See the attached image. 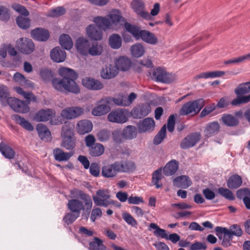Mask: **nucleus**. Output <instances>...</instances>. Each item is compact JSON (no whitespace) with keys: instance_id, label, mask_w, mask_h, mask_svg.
I'll return each mask as SVG.
<instances>
[{"instance_id":"obj_45","label":"nucleus","mask_w":250,"mask_h":250,"mask_svg":"<svg viewBox=\"0 0 250 250\" xmlns=\"http://www.w3.org/2000/svg\"><path fill=\"white\" fill-rule=\"evenodd\" d=\"M237 96L242 95L250 93V82L241 83L234 90Z\"/></svg>"},{"instance_id":"obj_2","label":"nucleus","mask_w":250,"mask_h":250,"mask_svg":"<svg viewBox=\"0 0 250 250\" xmlns=\"http://www.w3.org/2000/svg\"><path fill=\"white\" fill-rule=\"evenodd\" d=\"M205 105V101L203 99L188 102L182 105L179 114L181 116H193L198 114Z\"/></svg>"},{"instance_id":"obj_27","label":"nucleus","mask_w":250,"mask_h":250,"mask_svg":"<svg viewBox=\"0 0 250 250\" xmlns=\"http://www.w3.org/2000/svg\"><path fill=\"white\" fill-rule=\"evenodd\" d=\"M192 183L189 177L186 175L177 177L173 181L174 186L183 188H188L192 185Z\"/></svg>"},{"instance_id":"obj_30","label":"nucleus","mask_w":250,"mask_h":250,"mask_svg":"<svg viewBox=\"0 0 250 250\" xmlns=\"http://www.w3.org/2000/svg\"><path fill=\"white\" fill-rule=\"evenodd\" d=\"M36 129L39 137L42 141H50L51 134L48 128L42 124H38Z\"/></svg>"},{"instance_id":"obj_6","label":"nucleus","mask_w":250,"mask_h":250,"mask_svg":"<svg viewBox=\"0 0 250 250\" xmlns=\"http://www.w3.org/2000/svg\"><path fill=\"white\" fill-rule=\"evenodd\" d=\"M56 114V112L52 109H41L34 116V120L37 122H46L50 121L51 125H59L62 123L61 120H51Z\"/></svg>"},{"instance_id":"obj_43","label":"nucleus","mask_w":250,"mask_h":250,"mask_svg":"<svg viewBox=\"0 0 250 250\" xmlns=\"http://www.w3.org/2000/svg\"><path fill=\"white\" fill-rule=\"evenodd\" d=\"M109 43L110 47L115 49L119 48L122 45V39L120 36L116 34H114L109 38Z\"/></svg>"},{"instance_id":"obj_58","label":"nucleus","mask_w":250,"mask_h":250,"mask_svg":"<svg viewBox=\"0 0 250 250\" xmlns=\"http://www.w3.org/2000/svg\"><path fill=\"white\" fill-rule=\"evenodd\" d=\"M14 89L19 94L22 95L26 100H32L34 102L36 101V98L32 93L30 92H25L20 87H16Z\"/></svg>"},{"instance_id":"obj_38","label":"nucleus","mask_w":250,"mask_h":250,"mask_svg":"<svg viewBox=\"0 0 250 250\" xmlns=\"http://www.w3.org/2000/svg\"><path fill=\"white\" fill-rule=\"evenodd\" d=\"M124 26L125 29L131 33L136 40L140 39L142 30H141L139 27L127 22L125 23Z\"/></svg>"},{"instance_id":"obj_57","label":"nucleus","mask_w":250,"mask_h":250,"mask_svg":"<svg viewBox=\"0 0 250 250\" xmlns=\"http://www.w3.org/2000/svg\"><path fill=\"white\" fill-rule=\"evenodd\" d=\"M166 126L164 125L161 128L158 134L155 137L153 140V143L155 145H159L162 143L166 137Z\"/></svg>"},{"instance_id":"obj_63","label":"nucleus","mask_w":250,"mask_h":250,"mask_svg":"<svg viewBox=\"0 0 250 250\" xmlns=\"http://www.w3.org/2000/svg\"><path fill=\"white\" fill-rule=\"evenodd\" d=\"M65 12V9L62 7H58L51 10L47 16L51 17H57L63 15Z\"/></svg>"},{"instance_id":"obj_28","label":"nucleus","mask_w":250,"mask_h":250,"mask_svg":"<svg viewBox=\"0 0 250 250\" xmlns=\"http://www.w3.org/2000/svg\"><path fill=\"white\" fill-rule=\"evenodd\" d=\"M67 207L72 213H75L79 215L80 214V211L85 208L83 203L78 199L69 200Z\"/></svg>"},{"instance_id":"obj_36","label":"nucleus","mask_w":250,"mask_h":250,"mask_svg":"<svg viewBox=\"0 0 250 250\" xmlns=\"http://www.w3.org/2000/svg\"><path fill=\"white\" fill-rule=\"evenodd\" d=\"M220 128L219 124L217 122H213L208 124L204 130L205 136L209 137L215 133H217Z\"/></svg>"},{"instance_id":"obj_19","label":"nucleus","mask_w":250,"mask_h":250,"mask_svg":"<svg viewBox=\"0 0 250 250\" xmlns=\"http://www.w3.org/2000/svg\"><path fill=\"white\" fill-rule=\"evenodd\" d=\"M137 126L140 133L151 131L154 129L155 122L152 118H146L141 121Z\"/></svg>"},{"instance_id":"obj_31","label":"nucleus","mask_w":250,"mask_h":250,"mask_svg":"<svg viewBox=\"0 0 250 250\" xmlns=\"http://www.w3.org/2000/svg\"><path fill=\"white\" fill-rule=\"evenodd\" d=\"M179 164L175 160H172L168 162L163 168L164 174L169 176L174 174L178 169Z\"/></svg>"},{"instance_id":"obj_17","label":"nucleus","mask_w":250,"mask_h":250,"mask_svg":"<svg viewBox=\"0 0 250 250\" xmlns=\"http://www.w3.org/2000/svg\"><path fill=\"white\" fill-rule=\"evenodd\" d=\"M71 194L73 195V197H78L83 201L85 209L87 211H89L91 209L93 203L88 194L85 193L82 190L77 189L72 190Z\"/></svg>"},{"instance_id":"obj_54","label":"nucleus","mask_w":250,"mask_h":250,"mask_svg":"<svg viewBox=\"0 0 250 250\" xmlns=\"http://www.w3.org/2000/svg\"><path fill=\"white\" fill-rule=\"evenodd\" d=\"M106 98L107 100L109 101L110 104L114 103L118 105L126 106L125 96L120 95L115 98H112L109 97Z\"/></svg>"},{"instance_id":"obj_64","label":"nucleus","mask_w":250,"mask_h":250,"mask_svg":"<svg viewBox=\"0 0 250 250\" xmlns=\"http://www.w3.org/2000/svg\"><path fill=\"white\" fill-rule=\"evenodd\" d=\"M79 216L80 215L75 213H68L63 217V220L66 224L69 225L74 222Z\"/></svg>"},{"instance_id":"obj_48","label":"nucleus","mask_w":250,"mask_h":250,"mask_svg":"<svg viewBox=\"0 0 250 250\" xmlns=\"http://www.w3.org/2000/svg\"><path fill=\"white\" fill-rule=\"evenodd\" d=\"M75 139L74 137H65L62 138L61 146L67 150H73L75 147Z\"/></svg>"},{"instance_id":"obj_44","label":"nucleus","mask_w":250,"mask_h":250,"mask_svg":"<svg viewBox=\"0 0 250 250\" xmlns=\"http://www.w3.org/2000/svg\"><path fill=\"white\" fill-rule=\"evenodd\" d=\"M145 51V48L141 43H136L131 47V54L135 57L139 58L142 56Z\"/></svg>"},{"instance_id":"obj_16","label":"nucleus","mask_w":250,"mask_h":250,"mask_svg":"<svg viewBox=\"0 0 250 250\" xmlns=\"http://www.w3.org/2000/svg\"><path fill=\"white\" fill-rule=\"evenodd\" d=\"M119 172L131 173L136 169L134 162L130 160L116 161Z\"/></svg>"},{"instance_id":"obj_15","label":"nucleus","mask_w":250,"mask_h":250,"mask_svg":"<svg viewBox=\"0 0 250 250\" xmlns=\"http://www.w3.org/2000/svg\"><path fill=\"white\" fill-rule=\"evenodd\" d=\"M83 85L86 88L91 90H100L104 88V84L100 81L91 78L86 77L82 80Z\"/></svg>"},{"instance_id":"obj_55","label":"nucleus","mask_w":250,"mask_h":250,"mask_svg":"<svg viewBox=\"0 0 250 250\" xmlns=\"http://www.w3.org/2000/svg\"><path fill=\"white\" fill-rule=\"evenodd\" d=\"M74 133L69 124H65L62 129V138L73 137Z\"/></svg>"},{"instance_id":"obj_59","label":"nucleus","mask_w":250,"mask_h":250,"mask_svg":"<svg viewBox=\"0 0 250 250\" xmlns=\"http://www.w3.org/2000/svg\"><path fill=\"white\" fill-rule=\"evenodd\" d=\"M228 234L233 237V235L240 236L243 234V231L240 227L236 224L233 225L229 227Z\"/></svg>"},{"instance_id":"obj_25","label":"nucleus","mask_w":250,"mask_h":250,"mask_svg":"<svg viewBox=\"0 0 250 250\" xmlns=\"http://www.w3.org/2000/svg\"><path fill=\"white\" fill-rule=\"evenodd\" d=\"M51 59L57 62H61L64 61L66 59V52L62 50L60 47L53 48L50 52Z\"/></svg>"},{"instance_id":"obj_39","label":"nucleus","mask_w":250,"mask_h":250,"mask_svg":"<svg viewBox=\"0 0 250 250\" xmlns=\"http://www.w3.org/2000/svg\"><path fill=\"white\" fill-rule=\"evenodd\" d=\"M60 44L66 50H69L73 47V42L70 37L67 34H62L59 38Z\"/></svg>"},{"instance_id":"obj_34","label":"nucleus","mask_w":250,"mask_h":250,"mask_svg":"<svg viewBox=\"0 0 250 250\" xmlns=\"http://www.w3.org/2000/svg\"><path fill=\"white\" fill-rule=\"evenodd\" d=\"M12 119L15 121L17 124L20 125L23 128L28 131H33L34 129V127L32 125V124L23 117L15 114L12 116Z\"/></svg>"},{"instance_id":"obj_12","label":"nucleus","mask_w":250,"mask_h":250,"mask_svg":"<svg viewBox=\"0 0 250 250\" xmlns=\"http://www.w3.org/2000/svg\"><path fill=\"white\" fill-rule=\"evenodd\" d=\"M109 103L106 97L102 99L98 102L97 106L92 110L94 116H102L107 113L110 109Z\"/></svg>"},{"instance_id":"obj_26","label":"nucleus","mask_w":250,"mask_h":250,"mask_svg":"<svg viewBox=\"0 0 250 250\" xmlns=\"http://www.w3.org/2000/svg\"><path fill=\"white\" fill-rule=\"evenodd\" d=\"M77 132L81 135L90 132L93 127L91 121L87 120H83L79 121L77 123Z\"/></svg>"},{"instance_id":"obj_23","label":"nucleus","mask_w":250,"mask_h":250,"mask_svg":"<svg viewBox=\"0 0 250 250\" xmlns=\"http://www.w3.org/2000/svg\"><path fill=\"white\" fill-rule=\"evenodd\" d=\"M118 73V68L111 64L106 65L101 72V76L104 79L114 78Z\"/></svg>"},{"instance_id":"obj_1","label":"nucleus","mask_w":250,"mask_h":250,"mask_svg":"<svg viewBox=\"0 0 250 250\" xmlns=\"http://www.w3.org/2000/svg\"><path fill=\"white\" fill-rule=\"evenodd\" d=\"M94 22L103 27V29H117L118 24L125 23V19L121 16L119 10L111 11L106 17H97L94 19Z\"/></svg>"},{"instance_id":"obj_41","label":"nucleus","mask_w":250,"mask_h":250,"mask_svg":"<svg viewBox=\"0 0 250 250\" xmlns=\"http://www.w3.org/2000/svg\"><path fill=\"white\" fill-rule=\"evenodd\" d=\"M104 150L103 145L99 143H96L89 148V154L93 157H98L102 155Z\"/></svg>"},{"instance_id":"obj_40","label":"nucleus","mask_w":250,"mask_h":250,"mask_svg":"<svg viewBox=\"0 0 250 250\" xmlns=\"http://www.w3.org/2000/svg\"><path fill=\"white\" fill-rule=\"evenodd\" d=\"M0 151L6 158L11 159L14 157V151L8 145L4 143H0Z\"/></svg>"},{"instance_id":"obj_56","label":"nucleus","mask_w":250,"mask_h":250,"mask_svg":"<svg viewBox=\"0 0 250 250\" xmlns=\"http://www.w3.org/2000/svg\"><path fill=\"white\" fill-rule=\"evenodd\" d=\"M16 21L19 27L21 29H25L30 26V21L28 18L19 16L17 18Z\"/></svg>"},{"instance_id":"obj_3","label":"nucleus","mask_w":250,"mask_h":250,"mask_svg":"<svg viewBox=\"0 0 250 250\" xmlns=\"http://www.w3.org/2000/svg\"><path fill=\"white\" fill-rule=\"evenodd\" d=\"M59 74L62 78H54L52 80V84L54 88L60 91L65 90V76H69L73 78H77V75L75 71L67 67H61L59 69Z\"/></svg>"},{"instance_id":"obj_24","label":"nucleus","mask_w":250,"mask_h":250,"mask_svg":"<svg viewBox=\"0 0 250 250\" xmlns=\"http://www.w3.org/2000/svg\"><path fill=\"white\" fill-rule=\"evenodd\" d=\"M115 65L118 71H126L128 70L131 66V60L127 57L122 56L115 61Z\"/></svg>"},{"instance_id":"obj_42","label":"nucleus","mask_w":250,"mask_h":250,"mask_svg":"<svg viewBox=\"0 0 250 250\" xmlns=\"http://www.w3.org/2000/svg\"><path fill=\"white\" fill-rule=\"evenodd\" d=\"M89 249L90 250H106L103 241L98 237H94V241L89 243Z\"/></svg>"},{"instance_id":"obj_8","label":"nucleus","mask_w":250,"mask_h":250,"mask_svg":"<svg viewBox=\"0 0 250 250\" xmlns=\"http://www.w3.org/2000/svg\"><path fill=\"white\" fill-rule=\"evenodd\" d=\"M128 111L125 109H117L109 113L107 119L110 122L124 124L128 120Z\"/></svg>"},{"instance_id":"obj_20","label":"nucleus","mask_w":250,"mask_h":250,"mask_svg":"<svg viewBox=\"0 0 250 250\" xmlns=\"http://www.w3.org/2000/svg\"><path fill=\"white\" fill-rule=\"evenodd\" d=\"M151 111V107L147 103H145L132 111V115L135 118H141L146 116Z\"/></svg>"},{"instance_id":"obj_13","label":"nucleus","mask_w":250,"mask_h":250,"mask_svg":"<svg viewBox=\"0 0 250 250\" xmlns=\"http://www.w3.org/2000/svg\"><path fill=\"white\" fill-rule=\"evenodd\" d=\"M17 47L21 52L29 54L33 52L35 46L31 39L22 38L17 42Z\"/></svg>"},{"instance_id":"obj_9","label":"nucleus","mask_w":250,"mask_h":250,"mask_svg":"<svg viewBox=\"0 0 250 250\" xmlns=\"http://www.w3.org/2000/svg\"><path fill=\"white\" fill-rule=\"evenodd\" d=\"M130 6L139 16L145 20H151L149 13L146 11L145 4L143 0H132L130 3Z\"/></svg>"},{"instance_id":"obj_4","label":"nucleus","mask_w":250,"mask_h":250,"mask_svg":"<svg viewBox=\"0 0 250 250\" xmlns=\"http://www.w3.org/2000/svg\"><path fill=\"white\" fill-rule=\"evenodd\" d=\"M110 197V194L108 189H99L96 191V195L92 196L93 200L96 206L104 207L115 203H118L116 201L109 200Z\"/></svg>"},{"instance_id":"obj_46","label":"nucleus","mask_w":250,"mask_h":250,"mask_svg":"<svg viewBox=\"0 0 250 250\" xmlns=\"http://www.w3.org/2000/svg\"><path fill=\"white\" fill-rule=\"evenodd\" d=\"M222 120L225 125L229 126H236L239 123L238 120L235 117L229 114L223 115Z\"/></svg>"},{"instance_id":"obj_50","label":"nucleus","mask_w":250,"mask_h":250,"mask_svg":"<svg viewBox=\"0 0 250 250\" xmlns=\"http://www.w3.org/2000/svg\"><path fill=\"white\" fill-rule=\"evenodd\" d=\"M246 61H250V53L238 58L230 59L224 62V64H229L231 63L239 64Z\"/></svg>"},{"instance_id":"obj_62","label":"nucleus","mask_w":250,"mask_h":250,"mask_svg":"<svg viewBox=\"0 0 250 250\" xmlns=\"http://www.w3.org/2000/svg\"><path fill=\"white\" fill-rule=\"evenodd\" d=\"M97 137L100 142L106 141L110 137V132L106 129L101 130L97 133Z\"/></svg>"},{"instance_id":"obj_61","label":"nucleus","mask_w":250,"mask_h":250,"mask_svg":"<svg viewBox=\"0 0 250 250\" xmlns=\"http://www.w3.org/2000/svg\"><path fill=\"white\" fill-rule=\"evenodd\" d=\"M218 192L221 196L228 200H233L234 199V195L229 189L220 188L218 189Z\"/></svg>"},{"instance_id":"obj_49","label":"nucleus","mask_w":250,"mask_h":250,"mask_svg":"<svg viewBox=\"0 0 250 250\" xmlns=\"http://www.w3.org/2000/svg\"><path fill=\"white\" fill-rule=\"evenodd\" d=\"M103 51V48L101 44L94 43L92 44V46L89 47L88 54L93 56H99L102 53Z\"/></svg>"},{"instance_id":"obj_32","label":"nucleus","mask_w":250,"mask_h":250,"mask_svg":"<svg viewBox=\"0 0 250 250\" xmlns=\"http://www.w3.org/2000/svg\"><path fill=\"white\" fill-rule=\"evenodd\" d=\"M54 157L56 161H66L68 160L70 157L73 155L72 152H64L60 148H56L53 150V152Z\"/></svg>"},{"instance_id":"obj_22","label":"nucleus","mask_w":250,"mask_h":250,"mask_svg":"<svg viewBox=\"0 0 250 250\" xmlns=\"http://www.w3.org/2000/svg\"><path fill=\"white\" fill-rule=\"evenodd\" d=\"M90 45L89 42L83 37H80L76 41V49L82 55H87L88 54Z\"/></svg>"},{"instance_id":"obj_11","label":"nucleus","mask_w":250,"mask_h":250,"mask_svg":"<svg viewBox=\"0 0 250 250\" xmlns=\"http://www.w3.org/2000/svg\"><path fill=\"white\" fill-rule=\"evenodd\" d=\"M84 112L83 109L79 106L66 107L61 111V116L68 120L75 119L82 115Z\"/></svg>"},{"instance_id":"obj_7","label":"nucleus","mask_w":250,"mask_h":250,"mask_svg":"<svg viewBox=\"0 0 250 250\" xmlns=\"http://www.w3.org/2000/svg\"><path fill=\"white\" fill-rule=\"evenodd\" d=\"M31 100L24 102L13 97L7 98V104L16 112L26 113L29 111L28 106Z\"/></svg>"},{"instance_id":"obj_14","label":"nucleus","mask_w":250,"mask_h":250,"mask_svg":"<svg viewBox=\"0 0 250 250\" xmlns=\"http://www.w3.org/2000/svg\"><path fill=\"white\" fill-rule=\"evenodd\" d=\"M103 27L98 24H90L86 29V35L91 40L100 41L102 39L103 33L101 30Z\"/></svg>"},{"instance_id":"obj_35","label":"nucleus","mask_w":250,"mask_h":250,"mask_svg":"<svg viewBox=\"0 0 250 250\" xmlns=\"http://www.w3.org/2000/svg\"><path fill=\"white\" fill-rule=\"evenodd\" d=\"M137 128L133 125H127L122 131V136L125 140H132L136 137Z\"/></svg>"},{"instance_id":"obj_51","label":"nucleus","mask_w":250,"mask_h":250,"mask_svg":"<svg viewBox=\"0 0 250 250\" xmlns=\"http://www.w3.org/2000/svg\"><path fill=\"white\" fill-rule=\"evenodd\" d=\"M122 216L124 220L128 225L132 227H137L138 225L137 221L130 213L126 212H124L122 213Z\"/></svg>"},{"instance_id":"obj_33","label":"nucleus","mask_w":250,"mask_h":250,"mask_svg":"<svg viewBox=\"0 0 250 250\" xmlns=\"http://www.w3.org/2000/svg\"><path fill=\"white\" fill-rule=\"evenodd\" d=\"M140 39L144 42L150 44L154 45L158 43V38L153 33L147 30H142Z\"/></svg>"},{"instance_id":"obj_60","label":"nucleus","mask_w":250,"mask_h":250,"mask_svg":"<svg viewBox=\"0 0 250 250\" xmlns=\"http://www.w3.org/2000/svg\"><path fill=\"white\" fill-rule=\"evenodd\" d=\"M250 101V95L247 96H243L239 97L238 96L236 99H233L231 104L233 105H238L242 104H246Z\"/></svg>"},{"instance_id":"obj_10","label":"nucleus","mask_w":250,"mask_h":250,"mask_svg":"<svg viewBox=\"0 0 250 250\" xmlns=\"http://www.w3.org/2000/svg\"><path fill=\"white\" fill-rule=\"evenodd\" d=\"M201 134L199 132L191 133L184 138L180 146L182 149H188L194 146L200 140Z\"/></svg>"},{"instance_id":"obj_5","label":"nucleus","mask_w":250,"mask_h":250,"mask_svg":"<svg viewBox=\"0 0 250 250\" xmlns=\"http://www.w3.org/2000/svg\"><path fill=\"white\" fill-rule=\"evenodd\" d=\"M152 76L156 81L164 83H170L177 79V76L175 74L167 73L166 69L160 67L153 70Z\"/></svg>"},{"instance_id":"obj_52","label":"nucleus","mask_w":250,"mask_h":250,"mask_svg":"<svg viewBox=\"0 0 250 250\" xmlns=\"http://www.w3.org/2000/svg\"><path fill=\"white\" fill-rule=\"evenodd\" d=\"M13 78L16 82L22 85H32V83L30 81L26 80L23 75L19 72H17L14 74Z\"/></svg>"},{"instance_id":"obj_29","label":"nucleus","mask_w":250,"mask_h":250,"mask_svg":"<svg viewBox=\"0 0 250 250\" xmlns=\"http://www.w3.org/2000/svg\"><path fill=\"white\" fill-rule=\"evenodd\" d=\"M31 35L33 38L40 41H45L49 36L47 30L40 28L32 30L31 31Z\"/></svg>"},{"instance_id":"obj_18","label":"nucleus","mask_w":250,"mask_h":250,"mask_svg":"<svg viewBox=\"0 0 250 250\" xmlns=\"http://www.w3.org/2000/svg\"><path fill=\"white\" fill-rule=\"evenodd\" d=\"M119 173L116 162L112 164H107L102 168V175L107 178H113Z\"/></svg>"},{"instance_id":"obj_37","label":"nucleus","mask_w":250,"mask_h":250,"mask_svg":"<svg viewBox=\"0 0 250 250\" xmlns=\"http://www.w3.org/2000/svg\"><path fill=\"white\" fill-rule=\"evenodd\" d=\"M242 184V178L237 174L230 176L227 182V186L230 189H236L240 187Z\"/></svg>"},{"instance_id":"obj_21","label":"nucleus","mask_w":250,"mask_h":250,"mask_svg":"<svg viewBox=\"0 0 250 250\" xmlns=\"http://www.w3.org/2000/svg\"><path fill=\"white\" fill-rule=\"evenodd\" d=\"M77 78L69 76H65V91L74 94H78L80 92V88L75 81V80Z\"/></svg>"},{"instance_id":"obj_47","label":"nucleus","mask_w":250,"mask_h":250,"mask_svg":"<svg viewBox=\"0 0 250 250\" xmlns=\"http://www.w3.org/2000/svg\"><path fill=\"white\" fill-rule=\"evenodd\" d=\"M149 227L151 229H155L153 233L155 236L165 239H167L168 234L166 230L161 229L157 224L153 223H151Z\"/></svg>"},{"instance_id":"obj_53","label":"nucleus","mask_w":250,"mask_h":250,"mask_svg":"<svg viewBox=\"0 0 250 250\" xmlns=\"http://www.w3.org/2000/svg\"><path fill=\"white\" fill-rule=\"evenodd\" d=\"M162 179V169L159 168L155 170L152 174V182L155 186L157 188L162 187V184L159 183V181Z\"/></svg>"}]
</instances>
